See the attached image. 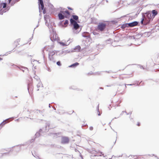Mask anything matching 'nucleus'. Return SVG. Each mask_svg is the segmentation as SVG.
Segmentation results:
<instances>
[{"instance_id":"nucleus-1","label":"nucleus","mask_w":159,"mask_h":159,"mask_svg":"<svg viewBox=\"0 0 159 159\" xmlns=\"http://www.w3.org/2000/svg\"><path fill=\"white\" fill-rule=\"evenodd\" d=\"M53 47V46L52 45H51L46 46H45L43 49V57H44V51H46L49 52L48 53V58L50 61H51L55 63L56 61L55 59V53H57V51H51V49Z\"/></svg>"},{"instance_id":"nucleus-2","label":"nucleus","mask_w":159,"mask_h":159,"mask_svg":"<svg viewBox=\"0 0 159 159\" xmlns=\"http://www.w3.org/2000/svg\"><path fill=\"white\" fill-rule=\"evenodd\" d=\"M50 32V39L52 41V45H53V41H57L58 43H60V39L56 32L54 31L53 29H50L49 30Z\"/></svg>"},{"instance_id":"nucleus-3","label":"nucleus","mask_w":159,"mask_h":159,"mask_svg":"<svg viewBox=\"0 0 159 159\" xmlns=\"http://www.w3.org/2000/svg\"><path fill=\"white\" fill-rule=\"evenodd\" d=\"M45 21V25L47 26L48 28L50 29H53L52 25V21L51 20V17L49 15L46 14L44 16Z\"/></svg>"},{"instance_id":"nucleus-4","label":"nucleus","mask_w":159,"mask_h":159,"mask_svg":"<svg viewBox=\"0 0 159 159\" xmlns=\"http://www.w3.org/2000/svg\"><path fill=\"white\" fill-rule=\"evenodd\" d=\"M145 14L146 15V16H144V17L142 19L141 22V23L143 24V22L144 21L145 25L149 23L150 20L153 18V16L152 15V14L150 12H147Z\"/></svg>"},{"instance_id":"nucleus-5","label":"nucleus","mask_w":159,"mask_h":159,"mask_svg":"<svg viewBox=\"0 0 159 159\" xmlns=\"http://www.w3.org/2000/svg\"><path fill=\"white\" fill-rule=\"evenodd\" d=\"M60 13V20L63 19L64 17L69 18L70 17V13L69 11L66 10L65 11H61Z\"/></svg>"},{"instance_id":"nucleus-6","label":"nucleus","mask_w":159,"mask_h":159,"mask_svg":"<svg viewBox=\"0 0 159 159\" xmlns=\"http://www.w3.org/2000/svg\"><path fill=\"white\" fill-rule=\"evenodd\" d=\"M39 11L40 12H41L42 11L44 14L46 13V11L44 9V4L43 0H39Z\"/></svg>"},{"instance_id":"nucleus-7","label":"nucleus","mask_w":159,"mask_h":159,"mask_svg":"<svg viewBox=\"0 0 159 159\" xmlns=\"http://www.w3.org/2000/svg\"><path fill=\"white\" fill-rule=\"evenodd\" d=\"M106 24L105 23H99L98 26L97 28L98 30L102 31L106 28Z\"/></svg>"},{"instance_id":"nucleus-8","label":"nucleus","mask_w":159,"mask_h":159,"mask_svg":"<svg viewBox=\"0 0 159 159\" xmlns=\"http://www.w3.org/2000/svg\"><path fill=\"white\" fill-rule=\"evenodd\" d=\"M70 22L71 24L73 25L74 28L75 30H76L79 28V25L74 20L72 19H71Z\"/></svg>"},{"instance_id":"nucleus-9","label":"nucleus","mask_w":159,"mask_h":159,"mask_svg":"<svg viewBox=\"0 0 159 159\" xmlns=\"http://www.w3.org/2000/svg\"><path fill=\"white\" fill-rule=\"evenodd\" d=\"M69 139L67 137H62L61 138V143L62 144H66L69 142Z\"/></svg>"},{"instance_id":"nucleus-10","label":"nucleus","mask_w":159,"mask_h":159,"mask_svg":"<svg viewBox=\"0 0 159 159\" xmlns=\"http://www.w3.org/2000/svg\"><path fill=\"white\" fill-rule=\"evenodd\" d=\"M52 13L55 15L58 14L57 16L59 19H60V12L58 9L55 8L52 11Z\"/></svg>"},{"instance_id":"nucleus-11","label":"nucleus","mask_w":159,"mask_h":159,"mask_svg":"<svg viewBox=\"0 0 159 159\" xmlns=\"http://www.w3.org/2000/svg\"><path fill=\"white\" fill-rule=\"evenodd\" d=\"M50 125V123L49 122H47L46 123L45 132H48L49 129V126Z\"/></svg>"},{"instance_id":"nucleus-12","label":"nucleus","mask_w":159,"mask_h":159,"mask_svg":"<svg viewBox=\"0 0 159 159\" xmlns=\"http://www.w3.org/2000/svg\"><path fill=\"white\" fill-rule=\"evenodd\" d=\"M23 146H24L23 145H20V146H18L14 148V150L15 151L18 152L20 151L21 149H22V147Z\"/></svg>"},{"instance_id":"nucleus-13","label":"nucleus","mask_w":159,"mask_h":159,"mask_svg":"<svg viewBox=\"0 0 159 159\" xmlns=\"http://www.w3.org/2000/svg\"><path fill=\"white\" fill-rule=\"evenodd\" d=\"M138 24L137 22L134 21L132 23L128 24V26L129 27H133L136 26Z\"/></svg>"},{"instance_id":"nucleus-14","label":"nucleus","mask_w":159,"mask_h":159,"mask_svg":"<svg viewBox=\"0 0 159 159\" xmlns=\"http://www.w3.org/2000/svg\"><path fill=\"white\" fill-rule=\"evenodd\" d=\"M116 141V139H114L111 140L109 142V143L111 146H113L115 144Z\"/></svg>"},{"instance_id":"nucleus-15","label":"nucleus","mask_w":159,"mask_h":159,"mask_svg":"<svg viewBox=\"0 0 159 159\" xmlns=\"http://www.w3.org/2000/svg\"><path fill=\"white\" fill-rule=\"evenodd\" d=\"M152 13L153 16V18H154L155 16L157 14V12L155 10H153L152 11Z\"/></svg>"},{"instance_id":"nucleus-16","label":"nucleus","mask_w":159,"mask_h":159,"mask_svg":"<svg viewBox=\"0 0 159 159\" xmlns=\"http://www.w3.org/2000/svg\"><path fill=\"white\" fill-rule=\"evenodd\" d=\"M38 83L37 84V86L38 88H39L41 87H43L42 84L41 83L40 81V80L39 81H38L37 82Z\"/></svg>"},{"instance_id":"nucleus-17","label":"nucleus","mask_w":159,"mask_h":159,"mask_svg":"<svg viewBox=\"0 0 159 159\" xmlns=\"http://www.w3.org/2000/svg\"><path fill=\"white\" fill-rule=\"evenodd\" d=\"M41 131H42V129H40L38 132H37L35 134V138L39 137L40 135V133H41Z\"/></svg>"},{"instance_id":"nucleus-18","label":"nucleus","mask_w":159,"mask_h":159,"mask_svg":"<svg viewBox=\"0 0 159 159\" xmlns=\"http://www.w3.org/2000/svg\"><path fill=\"white\" fill-rule=\"evenodd\" d=\"M68 21L67 20H66L65 22H64V25H62L64 27H66L68 25Z\"/></svg>"},{"instance_id":"nucleus-19","label":"nucleus","mask_w":159,"mask_h":159,"mask_svg":"<svg viewBox=\"0 0 159 159\" xmlns=\"http://www.w3.org/2000/svg\"><path fill=\"white\" fill-rule=\"evenodd\" d=\"M9 119H7L4 121H3L1 124H0V126H1L2 127V126L4 125L6 123V121H7L8 120H9Z\"/></svg>"},{"instance_id":"nucleus-20","label":"nucleus","mask_w":159,"mask_h":159,"mask_svg":"<svg viewBox=\"0 0 159 159\" xmlns=\"http://www.w3.org/2000/svg\"><path fill=\"white\" fill-rule=\"evenodd\" d=\"M128 24H125L123 25H122L121 27L122 29H125L126 27H129Z\"/></svg>"},{"instance_id":"nucleus-21","label":"nucleus","mask_w":159,"mask_h":159,"mask_svg":"<svg viewBox=\"0 0 159 159\" xmlns=\"http://www.w3.org/2000/svg\"><path fill=\"white\" fill-rule=\"evenodd\" d=\"M79 63H78L76 62L75 63L72 64V65H70L69 66L70 67H75V66L79 65Z\"/></svg>"},{"instance_id":"nucleus-22","label":"nucleus","mask_w":159,"mask_h":159,"mask_svg":"<svg viewBox=\"0 0 159 159\" xmlns=\"http://www.w3.org/2000/svg\"><path fill=\"white\" fill-rule=\"evenodd\" d=\"M31 84H28V89L29 91V92L30 90H31V89H32V87H31Z\"/></svg>"},{"instance_id":"nucleus-23","label":"nucleus","mask_w":159,"mask_h":159,"mask_svg":"<svg viewBox=\"0 0 159 159\" xmlns=\"http://www.w3.org/2000/svg\"><path fill=\"white\" fill-rule=\"evenodd\" d=\"M72 17L73 19L75 20H77L78 19V16L76 15H73Z\"/></svg>"},{"instance_id":"nucleus-24","label":"nucleus","mask_w":159,"mask_h":159,"mask_svg":"<svg viewBox=\"0 0 159 159\" xmlns=\"http://www.w3.org/2000/svg\"><path fill=\"white\" fill-rule=\"evenodd\" d=\"M34 78L36 79L37 80V81L38 82V81H40V79L39 78V77L37 76H35L34 77Z\"/></svg>"},{"instance_id":"nucleus-25","label":"nucleus","mask_w":159,"mask_h":159,"mask_svg":"<svg viewBox=\"0 0 159 159\" xmlns=\"http://www.w3.org/2000/svg\"><path fill=\"white\" fill-rule=\"evenodd\" d=\"M51 134L52 135V136H53V137H55L56 136H57V135H58L59 134V133H52Z\"/></svg>"},{"instance_id":"nucleus-26","label":"nucleus","mask_w":159,"mask_h":159,"mask_svg":"<svg viewBox=\"0 0 159 159\" xmlns=\"http://www.w3.org/2000/svg\"><path fill=\"white\" fill-rule=\"evenodd\" d=\"M2 4L3 5V8H5L6 7V6H7V4L6 3H2L1 4V7H2Z\"/></svg>"},{"instance_id":"nucleus-27","label":"nucleus","mask_w":159,"mask_h":159,"mask_svg":"<svg viewBox=\"0 0 159 159\" xmlns=\"http://www.w3.org/2000/svg\"><path fill=\"white\" fill-rule=\"evenodd\" d=\"M21 68L22 69H21L22 70L23 72H24V71H25V70H28V69L27 68H26V67H21Z\"/></svg>"},{"instance_id":"nucleus-28","label":"nucleus","mask_w":159,"mask_h":159,"mask_svg":"<svg viewBox=\"0 0 159 159\" xmlns=\"http://www.w3.org/2000/svg\"><path fill=\"white\" fill-rule=\"evenodd\" d=\"M60 44L62 46H66L67 45L63 43L60 42Z\"/></svg>"},{"instance_id":"nucleus-29","label":"nucleus","mask_w":159,"mask_h":159,"mask_svg":"<svg viewBox=\"0 0 159 159\" xmlns=\"http://www.w3.org/2000/svg\"><path fill=\"white\" fill-rule=\"evenodd\" d=\"M47 70L49 72H51V69L49 67H47Z\"/></svg>"},{"instance_id":"nucleus-30","label":"nucleus","mask_w":159,"mask_h":159,"mask_svg":"<svg viewBox=\"0 0 159 159\" xmlns=\"http://www.w3.org/2000/svg\"><path fill=\"white\" fill-rule=\"evenodd\" d=\"M57 65L60 66V61H58L57 62Z\"/></svg>"},{"instance_id":"nucleus-31","label":"nucleus","mask_w":159,"mask_h":159,"mask_svg":"<svg viewBox=\"0 0 159 159\" xmlns=\"http://www.w3.org/2000/svg\"><path fill=\"white\" fill-rule=\"evenodd\" d=\"M137 125L138 126H140V123L139 122H138L137 124Z\"/></svg>"},{"instance_id":"nucleus-32","label":"nucleus","mask_w":159,"mask_h":159,"mask_svg":"<svg viewBox=\"0 0 159 159\" xmlns=\"http://www.w3.org/2000/svg\"><path fill=\"white\" fill-rule=\"evenodd\" d=\"M7 154L6 153H3V154L1 153L0 154L2 155V156H3L4 155H6Z\"/></svg>"},{"instance_id":"nucleus-33","label":"nucleus","mask_w":159,"mask_h":159,"mask_svg":"<svg viewBox=\"0 0 159 159\" xmlns=\"http://www.w3.org/2000/svg\"><path fill=\"white\" fill-rule=\"evenodd\" d=\"M89 128L90 130H92L93 129V128L92 127H90Z\"/></svg>"},{"instance_id":"nucleus-34","label":"nucleus","mask_w":159,"mask_h":159,"mask_svg":"<svg viewBox=\"0 0 159 159\" xmlns=\"http://www.w3.org/2000/svg\"><path fill=\"white\" fill-rule=\"evenodd\" d=\"M37 113H38V112H40L41 111L40 110H37Z\"/></svg>"},{"instance_id":"nucleus-35","label":"nucleus","mask_w":159,"mask_h":159,"mask_svg":"<svg viewBox=\"0 0 159 159\" xmlns=\"http://www.w3.org/2000/svg\"><path fill=\"white\" fill-rule=\"evenodd\" d=\"M33 155L34 156V157H36V158H39V157L38 156H37L36 155V156H35L33 154Z\"/></svg>"},{"instance_id":"nucleus-36","label":"nucleus","mask_w":159,"mask_h":159,"mask_svg":"<svg viewBox=\"0 0 159 159\" xmlns=\"http://www.w3.org/2000/svg\"><path fill=\"white\" fill-rule=\"evenodd\" d=\"M39 24H38V25H37V26H36V28H37V27H38L39 26Z\"/></svg>"},{"instance_id":"nucleus-37","label":"nucleus","mask_w":159,"mask_h":159,"mask_svg":"<svg viewBox=\"0 0 159 159\" xmlns=\"http://www.w3.org/2000/svg\"><path fill=\"white\" fill-rule=\"evenodd\" d=\"M11 0H9V3H10Z\"/></svg>"},{"instance_id":"nucleus-38","label":"nucleus","mask_w":159,"mask_h":159,"mask_svg":"<svg viewBox=\"0 0 159 159\" xmlns=\"http://www.w3.org/2000/svg\"><path fill=\"white\" fill-rule=\"evenodd\" d=\"M49 107H51V106H50V104H49Z\"/></svg>"},{"instance_id":"nucleus-39","label":"nucleus","mask_w":159,"mask_h":159,"mask_svg":"<svg viewBox=\"0 0 159 159\" xmlns=\"http://www.w3.org/2000/svg\"><path fill=\"white\" fill-rule=\"evenodd\" d=\"M19 120V119H17L15 121H18Z\"/></svg>"},{"instance_id":"nucleus-40","label":"nucleus","mask_w":159,"mask_h":159,"mask_svg":"<svg viewBox=\"0 0 159 159\" xmlns=\"http://www.w3.org/2000/svg\"><path fill=\"white\" fill-rule=\"evenodd\" d=\"M2 60V59L0 57V60Z\"/></svg>"},{"instance_id":"nucleus-41","label":"nucleus","mask_w":159,"mask_h":159,"mask_svg":"<svg viewBox=\"0 0 159 159\" xmlns=\"http://www.w3.org/2000/svg\"><path fill=\"white\" fill-rule=\"evenodd\" d=\"M11 118H10V119H11ZM11 118H12L13 119H14V117H12Z\"/></svg>"},{"instance_id":"nucleus-42","label":"nucleus","mask_w":159,"mask_h":159,"mask_svg":"<svg viewBox=\"0 0 159 159\" xmlns=\"http://www.w3.org/2000/svg\"><path fill=\"white\" fill-rule=\"evenodd\" d=\"M17 2L19 1L20 0H16Z\"/></svg>"},{"instance_id":"nucleus-43","label":"nucleus","mask_w":159,"mask_h":159,"mask_svg":"<svg viewBox=\"0 0 159 159\" xmlns=\"http://www.w3.org/2000/svg\"><path fill=\"white\" fill-rule=\"evenodd\" d=\"M100 114L99 113L98 114V116H100Z\"/></svg>"},{"instance_id":"nucleus-44","label":"nucleus","mask_w":159,"mask_h":159,"mask_svg":"<svg viewBox=\"0 0 159 159\" xmlns=\"http://www.w3.org/2000/svg\"><path fill=\"white\" fill-rule=\"evenodd\" d=\"M7 55V54H4V55H3V56L4 55Z\"/></svg>"},{"instance_id":"nucleus-45","label":"nucleus","mask_w":159,"mask_h":159,"mask_svg":"<svg viewBox=\"0 0 159 159\" xmlns=\"http://www.w3.org/2000/svg\"><path fill=\"white\" fill-rule=\"evenodd\" d=\"M118 91H120L119 90H118Z\"/></svg>"},{"instance_id":"nucleus-46","label":"nucleus","mask_w":159,"mask_h":159,"mask_svg":"<svg viewBox=\"0 0 159 159\" xmlns=\"http://www.w3.org/2000/svg\"><path fill=\"white\" fill-rule=\"evenodd\" d=\"M39 90V89H38V90Z\"/></svg>"}]
</instances>
